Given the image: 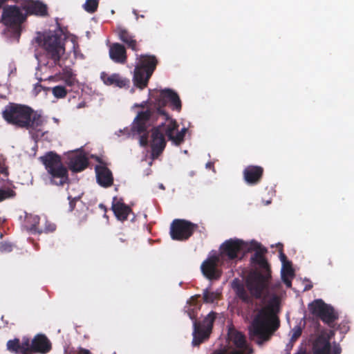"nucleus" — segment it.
I'll return each instance as SVG.
<instances>
[{
  "mask_svg": "<svg viewBox=\"0 0 354 354\" xmlns=\"http://www.w3.org/2000/svg\"><path fill=\"white\" fill-rule=\"evenodd\" d=\"M279 312L280 299L278 297L274 296L254 316L248 329L250 338L257 344L261 346L270 341L275 331L278 330L280 320L277 314Z\"/></svg>",
  "mask_w": 354,
  "mask_h": 354,
  "instance_id": "3",
  "label": "nucleus"
},
{
  "mask_svg": "<svg viewBox=\"0 0 354 354\" xmlns=\"http://www.w3.org/2000/svg\"><path fill=\"white\" fill-rule=\"evenodd\" d=\"M62 80L68 86H73L77 82L75 75L73 73L72 69L68 67H65L62 69Z\"/></svg>",
  "mask_w": 354,
  "mask_h": 354,
  "instance_id": "29",
  "label": "nucleus"
},
{
  "mask_svg": "<svg viewBox=\"0 0 354 354\" xmlns=\"http://www.w3.org/2000/svg\"><path fill=\"white\" fill-rule=\"evenodd\" d=\"M243 178L245 181L250 185L258 184L263 176V168L257 165H249L243 170Z\"/></svg>",
  "mask_w": 354,
  "mask_h": 354,
  "instance_id": "21",
  "label": "nucleus"
},
{
  "mask_svg": "<svg viewBox=\"0 0 354 354\" xmlns=\"http://www.w3.org/2000/svg\"><path fill=\"white\" fill-rule=\"evenodd\" d=\"M29 354H46L52 349V344L44 334L36 335L32 340L29 339Z\"/></svg>",
  "mask_w": 354,
  "mask_h": 354,
  "instance_id": "17",
  "label": "nucleus"
},
{
  "mask_svg": "<svg viewBox=\"0 0 354 354\" xmlns=\"http://www.w3.org/2000/svg\"><path fill=\"white\" fill-rule=\"evenodd\" d=\"M56 230V225L45 218L44 227H40V230L42 233H50L55 232Z\"/></svg>",
  "mask_w": 354,
  "mask_h": 354,
  "instance_id": "36",
  "label": "nucleus"
},
{
  "mask_svg": "<svg viewBox=\"0 0 354 354\" xmlns=\"http://www.w3.org/2000/svg\"><path fill=\"white\" fill-rule=\"evenodd\" d=\"M4 319V316H2V317H1V319H2V321H4V319Z\"/></svg>",
  "mask_w": 354,
  "mask_h": 354,
  "instance_id": "49",
  "label": "nucleus"
},
{
  "mask_svg": "<svg viewBox=\"0 0 354 354\" xmlns=\"http://www.w3.org/2000/svg\"><path fill=\"white\" fill-rule=\"evenodd\" d=\"M266 252V248L259 244L257 246L254 254L251 257V262L258 268L246 278L245 287L241 283L234 287L236 296L247 305H253L254 299H261L268 288L271 269L264 256Z\"/></svg>",
  "mask_w": 354,
  "mask_h": 354,
  "instance_id": "1",
  "label": "nucleus"
},
{
  "mask_svg": "<svg viewBox=\"0 0 354 354\" xmlns=\"http://www.w3.org/2000/svg\"><path fill=\"white\" fill-rule=\"evenodd\" d=\"M147 101H143L140 104H136L135 106L136 107H140V108L144 109L147 106Z\"/></svg>",
  "mask_w": 354,
  "mask_h": 354,
  "instance_id": "43",
  "label": "nucleus"
},
{
  "mask_svg": "<svg viewBox=\"0 0 354 354\" xmlns=\"http://www.w3.org/2000/svg\"><path fill=\"white\" fill-rule=\"evenodd\" d=\"M187 131V129L183 127L176 135L174 136L173 144L176 146L180 145L185 141V136Z\"/></svg>",
  "mask_w": 354,
  "mask_h": 354,
  "instance_id": "34",
  "label": "nucleus"
},
{
  "mask_svg": "<svg viewBox=\"0 0 354 354\" xmlns=\"http://www.w3.org/2000/svg\"><path fill=\"white\" fill-rule=\"evenodd\" d=\"M20 5L28 15L43 17L48 13L47 6L39 0H21Z\"/></svg>",
  "mask_w": 354,
  "mask_h": 354,
  "instance_id": "18",
  "label": "nucleus"
},
{
  "mask_svg": "<svg viewBox=\"0 0 354 354\" xmlns=\"http://www.w3.org/2000/svg\"><path fill=\"white\" fill-rule=\"evenodd\" d=\"M39 160L45 166L50 175V183L57 186H63L69 180L68 169L63 165L59 155L54 151H48Z\"/></svg>",
  "mask_w": 354,
  "mask_h": 354,
  "instance_id": "6",
  "label": "nucleus"
},
{
  "mask_svg": "<svg viewBox=\"0 0 354 354\" xmlns=\"http://www.w3.org/2000/svg\"><path fill=\"white\" fill-rule=\"evenodd\" d=\"M149 95L151 98H154L159 108L165 106L169 104L173 110L180 111L182 108L181 100L176 92L171 88H165L160 91L149 90Z\"/></svg>",
  "mask_w": 354,
  "mask_h": 354,
  "instance_id": "9",
  "label": "nucleus"
},
{
  "mask_svg": "<svg viewBox=\"0 0 354 354\" xmlns=\"http://www.w3.org/2000/svg\"><path fill=\"white\" fill-rule=\"evenodd\" d=\"M309 310L317 317H319L323 322L333 327L334 322L338 319V315L335 312L334 308L325 304L322 299H316L309 304Z\"/></svg>",
  "mask_w": 354,
  "mask_h": 354,
  "instance_id": "10",
  "label": "nucleus"
},
{
  "mask_svg": "<svg viewBox=\"0 0 354 354\" xmlns=\"http://www.w3.org/2000/svg\"><path fill=\"white\" fill-rule=\"evenodd\" d=\"M68 200L70 201L69 205H70V210H73L75 205V200L72 198L71 196H68Z\"/></svg>",
  "mask_w": 354,
  "mask_h": 354,
  "instance_id": "41",
  "label": "nucleus"
},
{
  "mask_svg": "<svg viewBox=\"0 0 354 354\" xmlns=\"http://www.w3.org/2000/svg\"><path fill=\"white\" fill-rule=\"evenodd\" d=\"M119 241H120V242H122V243H124V242H125V241H126V239H122V238H120V239H119Z\"/></svg>",
  "mask_w": 354,
  "mask_h": 354,
  "instance_id": "47",
  "label": "nucleus"
},
{
  "mask_svg": "<svg viewBox=\"0 0 354 354\" xmlns=\"http://www.w3.org/2000/svg\"><path fill=\"white\" fill-rule=\"evenodd\" d=\"M219 294L209 290V288L203 290V299L205 303L212 304L218 299Z\"/></svg>",
  "mask_w": 354,
  "mask_h": 354,
  "instance_id": "31",
  "label": "nucleus"
},
{
  "mask_svg": "<svg viewBox=\"0 0 354 354\" xmlns=\"http://www.w3.org/2000/svg\"><path fill=\"white\" fill-rule=\"evenodd\" d=\"M213 354H244V352L241 350H232L229 353L225 351H215Z\"/></svg>",
  "mask_w": 354,
  "mask_h": 354,
  "instance_id": "39",
  "label": "nucleus"
},
{
  "mask_svg": "<svg viewBox=\"0 0 354 354\" xmlns=\"http://www.w3.org/2000/svg\"><path fill=\"white\" fill-rule=\"evenodd\" d=\"M111 209L115 217L121 221L127 220L128 216L132 212L131 208L123 202L122 198L113 197Z\"/></svg>",
  "mask_w": 354,
  "mask_h": 354,
  "instance_id": "22",
  "label": "nucleus"
},
{
  "mask_svg": "<svg viewBox=\"0 0 354 354\" xmlns=\"http://www.w3.org/2000/svg\"><path fill=\"white\" fill-rule=\"evenodd\" d=\"M200 295H196L190 298L189 305L185 307V312L189 317L193 320V340L192 345L199 346L205 340L207 339L212 332L213 324L216 317V313L212 311L201 322L196 320L198 311L200 310L201 304L198 301Z\"/></svg>",
  "mask_w": 354,
  "mask_h": 354,
  "instance_id": "4",
  "label": "nucleus"
},
{
  "mask_svg": "<svg viewBox=\"0 0 354 354\" xmlns=\"http://www.w3.org/2000/svg\"><path fill=\"white\" fill-rule=\"evenodd\" d=\"M163 127V124H160L151 129L150 147L153 160L157 159L162 153L167 145L165 134L162 132Z\"/></svg>",
  "mask_w": 354,
  "mask_h": 354,
  "instance_id": "14",
  "label": "nucleus"
},
{
  "mask_svg": "<svg viewBox=\"0 0 354 354\" xmlns=\"http://www.w3.org/2000/svg\"><path fill=\"white\" fill-rule=\"evenodd\" d=\"M1 19L8 26H17L21 25L25 20L26 16L21 12L17 6H7L3 9Z\"/></svg>",
  "mask_w": 354,
  "mask_h": 354,
  "instance_id": "16",
  "label": "nucleus"
},
{
  "mask_svg": "<svg viewBox=\"0 0 354 354\" xmlns=\"http://www.w3.org/2000/svg\"><path fill=\"white\" fill-rule=\"evenodd\" d=\"M13 249V245L11 243L2 241L0 242V252L8 253L10 252Z\"/></svg>",
  "mask_w": 354,
  "mask_h": 354,
  "instance_id": "37",
  "label": "nucleus"
},
{
  "mask_svg": "<svg viewBox=\"0 0 354 354\" xmlns=\"http://www.w3.org/2000/svg\"><path fill=\"white\" fill-rule=\"evenodd\" d=\"M39 221L40 218L39 216L32 214H26L25 216L24 226L31 234H41V231L39 226Z\"/></svg>",
  "mask_w": 354,
  "mask_h": 354,
  "instance_id": "28",
  "label": "nucleus"
},
{
  "mask_svg": "<svg viewBox=\"0 0 354 354\" xmlns=\"http://www.w3.org/2000/svg\"><path fill=\"white\" fill-rule=\"evenodd\" d=\"M52 93L56 98H64L66 96L68 91L64 86H55L52 88Z\"/></svg>",
  "mask_w": 354,
  "mask_h": 354,
  "instance_id": "35",
  "label": "nucleus"
},
{
  "mask_svg": "<svg viewBox=\"0 0 354 354\" xmlns=\"http://www.w3.org/2000/svg\"><path fill=\"white\" fill-rule=\"evenodd\" d=\"M116 32L119 39L124 43L128 48L135 52L140 50L138 42L136 39V36L129 30L122 26H118Z\"/></svg>",
  "mask_w": 354,
  "mask_h": 354,
  "instance_id": "20",
  "label": "nucleus"
},
{
  "mask_svg": "<svg viewBox=\"0 0 354 354\" xmlns=\"http://www.w3.org/2000/svg\"><path fill=\"white\" fill-rule=\"evenodd\" d=\"M243 241L239 239H229L223 243L219 248L218 256L225 261H230L238 258L239 254L243 249Z\"/></svg>",
  "mask_w": 354,
  "mask_h": 354,
  "instance_id": "13",
  "label": "nucleus"
},
{
  "mask_svg": "<svg viewBox=\"0 0 354 354\" xmlns=\"http://www.w3.org/2000/svg\"><path fill=\"white\" fill-rule=\"evenodd\" d=\"M15 196L16 192L11 188H0V203L6 199L14 198Z\"/></svg>",
  "mask_w": 354,
  "mask_h": 354,
  "instance_id": "33",
  "label": "nucleus"
},
{
  "mask_svg": "<svg viewBox=\"0 0 354 354\" xmlns=\"http://www.w3.org/2000/svg\"><path fill=\"white\" fill-rule=\"evenodd\" d=\"M282 279H283L284 283L286 284V286L287 287H288V288L291 287L292 282L290 279H288V278L286 277L284 272H282Z\"/></svg>",
  "mask_w": 354,
  "mask_h": 354,
  "instance_id": "40",
  "label": "nucleus"
},
{
  "mask_svg": "<svg viewBox=\"0 0 354 354\" xmlns=\"http://www.w3.org/2000/svg\"><path fill=\"white\" fill-rule=\"evenodd\" d=\"M99 0H86L84 4V10L88 13H94L97 11Z\"/></svg>",
  "mask_w": 354,
  "mask_h": 354,
  "instance_id": "32",
  "label": "nucleus"
},
{
  "mask_svg": "<svg viewBox=\"0 0 354 354\" xmlns=\"http://www.w3.org/2000/svg\"><path fill=\"white\" fill-rule=\"evenodd\" d=\"M88 165V160L84 155H75L69 158L68 167L73 172H80Z\"/></svg>",
  "mask_w": 354,
  "mask_h": 354,
  "instance_id": "27",
  "label": "nucleus"
},
{
  "mask_svg": "<svg viewBox=\"0 0 354 354\" xmlns=\"http://www.w3.org/2000/svg\"><path fill=\"white\" fill-rule=\"evenodd\" d=\"M295 354H308L306 348L301 346Z\"/></svg>",
  "mask_w": 354,
  "mask_h": 354,
  "instance_id": "42",
  "label": "nucleus"
},
{
  "mask_svg": "<svg viewBox=\"0 0 354 354\" xmlns=\"http://www.w3.org/2000/svg\"><path fill=\"white\" fill-rule=\"evenodd\" d=\"M7 349L15 354H29V338L24 337L21 341L18 338L10 339L6 344Z\"/></svg>",
  "mask_w": 354,
  "mask_h": 354,
  "instance_id": "24",
  "label": "nucleus"
},
{
  "mask_svg": "<svg viewBox=\"0 0 354 354\" xmlns=\"http://www.w3.org/2000/svg\"><path fill=\"white\" fill-rule=\"evenodd\" d=\"M312 351L313 354H341L342 348L339 344L332 347L329 339L320 335L313 341Z\"/></svg>",
  "mask_w": 354,
  "mask_h": 354,
  "instance_id": "15",
  "label": "nucleus"
},
{
  "mask_svg": "<svg viewBox=\"0 0 354 354\" xmlns=\"http://www.w3.org/2000/svg\"><path fill=\"white\" fill-rule=\"evenodd\" d=\"M286 272L288 275H290V276H293L294 275V271H293V270L290 267L288 268H286Z\"/></svg>",
  "mask_w": 354,
  "mask_h": 354,
  "instance_id": "44",
  "label": "nucleus"
},
{
  "mask_svg": "<svg viewBox=\"0 0 354 354\" xmlns=\"http://www.w3.org/2000/svg\"><path fill=\"white\" fill-rule=\"evenodd\" d=\"M100 79L106 86H113L119 88L129 86L130 81L129 79L122 77L118 73L109 75L106 72L100 73Z\"/></svg>",
  "mask_w": 354,
  "mask_h": 354,
  "instance_id": "23",
  "label": "nucleus"
},
{
  "mask_svg": "<svg viewBox=\"0 0 354 354\" xmlns=\"http://www.w3.org/2000/svg\"><path fill=\"white\" fill-rule=\"evenodd\" d=\"M224 264L223 261L218 255H211L202 263L201 272L207 279L218 280L223 274L221 266Z\"/></svg>",
  "mask_w": 354,
  "mask_h": 354,
  "instance_id": "12",
  "label": "nucleus"
},
{
  "mask_svg": "<svg viewBox=\"0 0 354 354\" xmlns=\"http://www.w3.org/2000/svg\"><path fill=\"white\" fill-rule=\"evenodd\" d=\"M109 56L115 63L125 64L127 59L125 46L120 43H113L109 48Z\"/></svg>",
  "mask_w": 354,
  "mask_h": 354,
  "instance_id": "25",
  "label": "nucleus"
},
{
  "mask_svg": "<svg viewBox=\"0 0 354 354\" xmlns=\"http://www.w3.org/2000/svg\"><path fill=\"white\" fill-rule=\"evenodd\" d=\"M1 117L10 125L28 130L32 138L36 142L44 136V118L26 104L9 102L2 110Z\"/></svg>",
  "mask_w": 354,
  "mask_h": 354,
  "instance_id": "2",
  "label": "nucleus"
},
{
  "mask_svg": "<svg viewBox=\"0 0 354 354\" xmlns=\"http://www.w3.org/2000/svg\"><path fill=\"white\" fill-rule=\"evenodd\" d=\"M280 259H281V261L284 263L285 261H286V256L285 254H283V252H281L280 253Z\"/></svg>",
  "mask_w": 354,
  "mask_h": 354,
  "instance_id": "45",
  "label": "nucleus"
},
{
  "mask_svg": "<svg viewBox=\"0 0 354 354\" xmlns=\"http://www.w3.org/2000/svg\"><path fill=\"white\" fill-rule=\"evenodd\" d=\"M97 183L103 187H109L113 184L111 171L104 165H96L95 167Z\"/></svg>",
  "mask_w": 354,
  "mask_h": 354,
  "instance_id": "19",
  "label": "nucleus"
},
{
  "mask_svg": "<svg viewBox=\"0 0 354 354\" xmlns=\"http://www.w3.org/2000/svg\"><path fill=\"white\" fill-rule=\"evenodd\" d=\"M302 330L299 326L295 327L292 330L291 341H296L301 335Z\"/></svg>",
  "mask_w": 354,
  "mask_h": 354,
  "instance_id": "38",
  "label": "nucleus"
},
{
  "mask_svg": "<svg viewBox=\"0 0 354 354\" xmlns=\"http://www.w3.org/2000/svg\"><path fill=\"white\" fill-rule=\"evenodd\" d=\"M231 340L234 346L239 349H243L246 346L245 337L241 333L236 332L232 334Z\"/></svg>",
  "mask_w": 354,
  "mask_h": 354,
  "instance_id": "30",
  "label": "nucleus"
},
{
  "mask_svg": "<svg viewBox=\"0 0 354 354\" xmlns=\"http://www.w3.org/2000/svg\"><path fill=\"white\" fill-rule=\"evenodd\" d=\"M158 112L165 116V118L167 120H168V123L166 124L165 123H162L161 124H163L164 127L162 129V132L165 134L168 139L171 140L173 142L174 138V132L178 130V124L175 120L170 119L169 115L161 108H158Z\"/></svg>",
  "mask_w": 354,
  "mask_h": 354,
  "instance_id": "26",
  "label": "nucleus"
},
{
  "mask_svg": "<svg viewBox=\"0 0 354 354\" xmlns=\"http://www.w3.org/2000/svg\"><path fill=\"white\" fill-rule=\"evenodd\" d=\"M66 36L57 24V28L54 31L45 32L37 37V41L44 50L47 58L51 59L55 66H59L60 59L65 53V41Z\"/></svg>",
  "mask_w": 354,
  "mask_h": 354,
  "instance_id": "5",
  "label": "nucleus"
},
{
  "mask_svg": "<svg viewBox=\"0 0 354 354\" xmlns=\"http://www.w3.org/2000/svg\"><path fill=\"white\" fill-rule=\"evenodd\" d=\"M99 207L100 209H103L105 212L107 211L106 206L104 204H102V203H100L99 205Z\"/></svg>",
  "mask_w": 354,
  "mask_h": 354,
  "instance_id": "46",
  "label": "nucleus"
},
{
  "mask_svg": "<svg viewBox=\"0 0 354 354\" xmlns=\"http://www.w3.org/2000/svg\"><path fill=\"white\" fill-rule=\"evenodd\" d=\"M158 63V59L153 55L143 54L139 56L133 77V84L137 88L142 90L147 86Z\"/></svg>",
  "mask_w": 354,
  "mask_h": 354,
  "instance_id": "7",
  "label": "nucleus"
},
{
  "mask_svg": "<svg viewBox=\"0 0 354 354\" xmlns=\"http://www.w3.org/2000/svg\"><path fill=\"white\" fill-rule=\"evenodd\" d=\"M152 114L153 111L151 109L139 111L133 122L132 129L134 131L139 134L144 133L140 137V145L144 147H147L149 143V136L147 131L151 125L150 121Z\"/></svg>",
  "mask_w": 354,
  "mask_h": 354,
  "instance_id": "11",
  "label": "nucleus"
},
{
  "mask_svg": "<svg viewBox=\"0 0 354 354\" xmlns=\"http://www.w3.org/2000/svg\"><path fill=\"white\" fill-rule=\"evenodd\" d=\"M198 228V225L185 219H174L170 225L171 239L178 241L188 240Z\"/></svg>",
  "mask_w": 354,
  "mask_h": 354,
  "instance_id": "8",
  "label": "nucleus"
},
{
  "mask_svg": "<svg viewBox=\"0 0 354 354\" xmlns=\"http://www.w3.org/2000/svg\"><path fill=\"white\" fill-rule=\"evenodd\" d=\"M97 162H100V163H102V161L100 160V158H97Z\"/></svg>",
  "mask_w": 354,
  "mask_h": 354,
  "instance_id": "48",
  "label": "nucleus"
}]
</instances>
